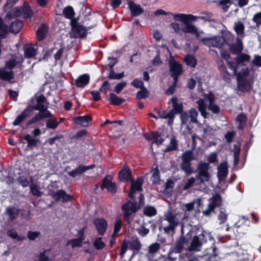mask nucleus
I'll use <instances>...</instances> for the list:
<instances>
[{
  "mask_svg": "<svg viewBox=\"0 0 261 261\" xmlns=\"http://www.w3.org/2000/svg\"><path fill=\"white\" fill-rule=\"evenodd\" d=\"M169 65L170 68V74L173 78L175 84H177L178 77L182 73V70L181 64L176 61L172 57H171L169 60Z\"/></svg>",
  "mask_w": 261,
  "mask_h": 261,
  "instance_id": "obj_9",
  "label": "nucleus"
},
{
  "mask_svg": "<svg viewBox=\"0 0 261 261\" xmlns=\"http://www.w3.org/2000/svg\"><path fill=\"white\" fill-rule=\"evenodd\" d=\"M149 93L148 91L145 87H143L141 90L137 93L136 97L138 99L146 98Z\"/></svg>",
  "mask_w": 261,
  "mask_h": 261,
  "instance_id": "obj_56",
  "label": "nucleus"
},
{
  "mask_svg": "<svg viewBox=\"0 0 261 261\" xmlns=\"http://www.w3.org/2000/svg\"><path fill=\"white\" fill-rule=\"evenodd\" d=\"M0 77L4 80L9 81L13 78V73L10 70L8 71L5 68L0 70Z\"/></svg>",
  "mask_w": 261,
  "mask_h": 261,
  "instance_id": "obj_37",
  "label": "nucleus"
},
{
  "mask_svg": "<svg viewBox=\"0 0 261 261\" xmlns=\"http://www.w3.org/2000/svg\"><path fill=\"white\" fill-rule=\"evenodd\" d=\"M64 16L68 19H72L74 15V12L71 6H67L63 9Z\"/></svg>",
  "mask_w": 261,
  "mask_h": 261,
  "instance_id": "obj_45",
  "label": "nucleus"
},
{
  "mask_svg": "<svg viewBox=\"0 0 261 261\" xmlns=\"http://www.w3.org/2000/svg\"><path fill=\"white\" fill-rule=\"evenodd\" d=\"M136 231L141 237L146 236L149 232V230L148 228H146L143 226L137 228Z\"/></svg>",
  "mask_w": 261,
  "mask_h": 261,
  "instance_id": "obj_63",
  "label": "nucleus"
},
{
  "mask_svg": "<svg viewBox=\"0 0 261 261\" xmlns=\"http://www.w3.org/2000/svg\"><path fill=\"white\" fill-rule=\"evenodd\" d=\"M144 179L142 177L137 178L136 181H132L131 182L130 192L129 193V196L133 199L134 194L136 191H141L142 190V185L143 183Z\"/></svg>",
  "mask_w": 261,
  "mask_h": 261,
  "instance_id": "obj_18",
  "label": "nucleus"
},
{
  "mask_svg": "<svg viewBox=\"0 0 261 261\" xmlns=\"http://www.w3.org/2000/svg\"><path fill=\"white\" fill-rule=\"evenodd\" d=\"M163 222H167L168 224L165 225L162 224L164 231L165 233L169 234L174 233L176 227L180 224V222L177 217V215L172 213L170 211H168L164 215Z\"/></svg>",
  "mask_w": 261,
  "mask_h": 261,
  "instance_id": "obj_3",
  "label": "nucleus"
},
{
  "mask_svg": "<svg viewBox=\"0 0 261 261\" xmlns=\"http://www.w3.org/2000/svg\"><path fill=\"white\" fill-rule=\"evenodd\" d=\"M47 32V30L46 26L44 24H42L36 32L38 40H43L46 36Z\"/></svg>",
  "mask_w": 261,
  "mask_h": 261,
  "instance_id": "obj_34",
  "label": "nucleus"
},
{
  "mask_svg": "<svg viewBox=\"0 0 261 261\" xmlns=\"http://www.w3.org/2000/svg\"><path fill=\"white\" fill-rule=\"evenodd\" d=\"M189 114L190 122L193 123H198L197 116L198 112L195 108H192L188 111Z\"/></svg>",
  "mask_w": 261,
  "mask_h": 261,
  "instance_id": "obj_40",
  "label": "nucleus"
},
{
  "mask_svg": "<svg viewBox=\"0 0 261 261\" xmlns=\"http://www.w3.org/2000/svg\"><path fill=\"white\" fill-rule=\"evenodd\" d=\"M209 164L207 163L200 162L197 169L196 179H198L199 184H203L211 180V174L208 172Z\"/></svg>",
  "mask_w": 261,
  "mask_h": 261,
  "instance_id": "obj_5",
  "label": "nucleus"
},
{
  "mask_svg": "<svg viewBox=\"0 0 261 261\" xmlns=\"http://www.w3.org/2000/svg\"><path fill=\"white\" fill-rule=\"evenodd\" d=\"M187 30H185V32L184 33H190L191 34L195 35L196 38L201 40L203 43V40L206 39V37H204L203 35L204 34L203 32L199 31L197 28L192 24V25H189L187 26Z\"/></svg>",
  "mask_w": 261,
  "mask_h": 261,
  "instance_id": "obj_20",
  "label": "nucleus"
},
{
  "mask_svg": "<svg viewBox=\"0 0 261 261\" xmlns=\"http://www.w3.org/2000/svg\"><path fill=\"white\" fill-rule=\"evenodd\" d=\"M36 53V50L31 46L27 47L24 50V55L28 58L34 57Z\"/></svg>",
  "mask_w": 261,
  "mask_h": 261,
  "instance_id": "obj_57",
  "label": "nucleus"
},
{
  "mask_svg": "<svg viewBox=\"0 0 261 261\" xmlns=\"http://www.w3.org/2000/svg\"><path fill=\"white\" fill-rule=\"evenodd\" d=\"M138 208L137 202L130 201L123 205L122 209L124 212V218L128 223H129V217L137 211Z\"/></svg>",
  "mask_w": 261,
  "mask_h": 261,
  "instance_id": "obj_11",
  "label": "nucleus"
},
{
  "mask_svg": "<svg viewBox=\"0 0 261 261\" xmlns=\"http://www.w3.org/2000/svg\"><path fill=\"white\" fill-rule=\"evenodd\" d=\"M82 241L83 239L79 238L69 241L67 244L70 245L72 248L80 247L82 245Z\"/></svg>",
  "mask_w": 261,
  "mask_h": 261,
  "instance_id": "obj_51",
  "label": "nucleus"
},
{
  "mask_svg": "<svg viewBox=\"0 0 261 261\" xmlns=\"http://www.w3.org/2000/svg\"><path fill=\"white\" fill-rule=\"evenodd\" d=\"M152 174L151 180L153 184H158L160 181V171L158 168H155L151 171Z\"/></svg>",
  "mask_w": 261,
  "mask_h": 261,
  "instance_id": "obj_43",
  "label": "nucleus"
},
{
  "mask_svg": "<svg viewBox=\"0 0 261 261\" xmlns=\"http://www.w3.org/2000/svg\"><path fill=\"white\" fill-rule=\"evenodd\" d=\"M233 28L237 37L243 38L245 37V25L242 21L238 20L234 22Z\"/></svg>",
  "mask_w": 261,
  "mask_h": 261,
  "instance_id": "obj_24",
  "label": "nucleus"
},
{
  "mask_svg": "<svg viewBox=\"0 0 261 261\" xmlns=\"http://www.w3.org/2000/svg\"><path fill=\"white\" fill-rule=\"evenodd\" d=\"M224 43V39L220 36H216L213 37H206V39L203 40V44L210 47H215L221 48Z\"/></svg>",
  "mask_w": 261,
  "mask_h": 261,
  "instance_id": "obj_12",
  "label": "nucleus"
},
{
  "mask_svg": "<svg viewBox=\"0 0 261 261\" xmlns=\"http://www.w3.org/2000/svg\"><path fill=\"white\" fill-rule=\"evenodd\" d=\"M17 180L19 184L23 188L27 187L29 185L30 182L29 180L23 175L19 176L17 178Z\"/></svg>",
  "mask_w": 261,
  "mask_h": 261,
  "instance_id": "obj_55",
  "label": "nucleus"
},
{
  "mask_svg": "<svg viewBox=\"0 0 261 261\" xmlns=\"http://www.w3.org/2000/svg\"><path fill=\"white\" fill-rule=\"evenodd\" d=\"M177 147V141L173 136L170 139V142L167 148L165 149L166 151H169L176 149Z\"/></svg>",
  "mask_w": 261,
  "mask_h": 261,
  "instance_id": "obj_49",
  "label": "nucleus"
},
{
  "mask_svg": "<svg viewBox=\"0 0 261 261\" xmlns=\"http://www.w3.org/2000/svg\"><path fill=\"white\" fill-rule=\"evenodd\" d=\"M174 186V182L171 180H167L165 186L164 192L170 194L172 191V189Z\"/></svg>",
  "mask_w": 261,
  "mask_h": 261,
  "instance_id": "obj_52",
  "label": "nucleus"
},
{
  "mask_svg": "<svg viewBox=\"0 0 261 261\" xmlns=\"http://www.w3.org/2000/svg\"><path fill=\"white\" fill-rule=\"evenodd\" d=\"M48 118L49 119L46 121V127L53 129L56 128L59 124L57 119L53 117V116L51 117Z\"/></svg>",
  "mask_w": 261,
  "mask_h": 261,
  "instance_id": "obj_44",
  "label": "nucleus"
},
{
  "mask_svg": "<svg viewBox=\"0 0 261 261\" xmlns=\"http://www.w3.org/2000/svg\"><path fill=\"white\" fill-rule=\"evenodd\" d=\"M21 14L20 9L16 7L10 11L6 15V17L9 19H11L14 17L19 16Z\"/></svg>",
  "mask_w": 261,
  "mask_h": 261,
  "instance_id": "obj_42",
  "label": "nucleus"
},
{
  "mask_svg": "<svg viewBox=\"0 0 261 261\" xmlns=\"http://www.w3.org/2000/svg\"><path fill=\"white\" fill-rule=\"evenodd\" d=\"M160 248V244L159 243H154L148 247V252L150 254L156 253Z\"/></svg>",
  "mask_w": 261,
  "mask_h": 261,
  "instance_id": "obj_59",
  "label": "nucleus"
},
{
  "mask_svg": "<svg viewBox=\"0 0 261 261\" xmlns=\"http://www.w3.org/2000/svg\"><path fill=\"white\" fill-rule=\"evenodd\" d=\"M74 122L82 126L86 127L89 126L91 123V118L89 115L79 116L74 119Z\"/></svg>",
  "mask_w": 261,
  "mask_h": 261,
  "instance_id": "obj_28",
  "label": "nucleus"
},
{
  "mask_svg": "<svg viewBox=\"0 0 261 261\" xmlns=\"http://www.w3.org/2000/svg\"><path fill=\"white\" fill-rule=\"evenodd\" d=\"M52 114L49 111H40L37 115L30 119L28 122V125L34 123L46 117H51Z\"/></svg>",
  "mask_w": 261,
  "mask_h": 261,
  "instance_id": "obj_23",
  "label": "nucleus"
},
{
  "mask_svg": "<svg viewBox=\"0 0 261 261\" xmlns=\"http://www.w3.org/2000/svg\"><path fill=\"white\" fill-rule=\"evenodd\" d=\"M213 14L208 12H203L201 15L197 16L198 19H200L205 21H210L212 20Z\"/></svg>",
  "mask_w": 261,
  "mask_h": 261,
  "instance_id": "obj_60",
  "label": "nucleus"
},
{
  "mask_svg": "<svg viewBox=\"0 0 261 261\" xmlns=\"http://www.w3.org/2000/svg\"><path fill=\"white\" fill-rule=\"evenodd\" d=\"M36 99L37 104L32 107L33 110L39 111H48L47 110V107L44 105V103H47V99L43 94H41L37 96Z\"/></svg>",
  "mask_w": 261,
  "mask_h": 261,
  "instance_id": "obj_19",
  "label": "nucleus"
},
{
  "mask_svg": "<svg viewBox=\"0 0 261 261\" xmlns=\"http://www.w3.org/2000/svg\"><path fill=\"white\" fill-rule=\"evenodd\" d=\"M90 76L87 74H84L80 76L75 81L77 87L84 88L89 82Z\"/></svg>",
  "mask_w": 261,
  "mask_h": 261,
  "instance_id": "obj_31",
  "label": "nucleus"
},
{
  "mask_svg": "<svg viewBox=\"0 0 261 261\" xmlns=\"http://www.w3.org/2000/svg\"><path fill=\"white\" fill-rule=\"evenodd\" d=\"M172 16L174 20L182 22V24H181V31L183 33H185V30H187V26L192 24V23L189 22V21H195L198 19L197 16L192 14L174 13Z\"/></svg>",
  "mask_w": 261,
  "mask_h": 261,
  "instance_id": "obj_6",
  "label": "nucleus"
},
{
  "mask_svg": "<svg viewBox=\"0 0 261 261\" xmlns=\"http://www.w3.org/2000/svg\"><path fill=\"white\" fill-rule=\"evenodd\" d=\"M196 181V178L193 177H191L190 178H188L187 180V181L185 182L184 187L183 190H186L191 188L195 182Z\"/></svg>",
  "mask_w": 261,
  "mask_h": 261,
  "instance_id": "obj_61",
  "label": "nucleus"
},
{
  "mask_svg": "<svg viewBox=\"0 0 261 261\" xmlns=\"http://www.w3.org/2000/svg\"><path fill=\"white\" fill-rule=\"evenodd\" d=\"M23 23L20 20H17L12 22L10 27V31L14 33H18L22 28Z\"/></svg>",
  "mask_w": 261,
  "mask_h": 261,
  "instance_id": "obj_36",
  "label": "nucleus"
},
{
  "mask_svg": "<svg viewBox=\"0 0 261 261\" xmlns=\"http://www.w3.org/2000/svg\"><path fill=\"white\" fill-rule=\"evenodd\" d=\"M31 106L28 107L23 111L16 118L13 122V124L14 125H18L20 124L30 114V108Z\"/></svg>",
  "mask_w": 261,
  "mask_h": 261,
  "instance_id": "obj_32",
  "label": "nucleus"
},
{
  "mask_svg": "<svg viewBox=\"0 0 261 261\" xmlns=\"http://www.w3.org/2000/svg\"><path fill=\"white\" fill-rule=\"evenodd\" d=\"M228 218V214L225 209L221 208L219 211L217 216V220L220 225L224 224V226L221 227L220 229H224L225 231H228L229 230L228 224L226 223Z\"/></svg>",
  "mask_w": 261,
  "mask_h": 261,
  "instance_id": "obj_15",
  "label": "nucleus"
},
{
  "mask_svg": "<svg viewBox=\"0 0 261 261\" xmlns=\"http://www.w3.org/2000/svg\"><path fill=\"white\" fill-rule=\"evenodd\" d=\"M184 60L187 65L192 67H195L197 65V60L193 55H187L185 57Z\"/></svg>",
  "mask_w": 261,
  "mask_h": 261,
  "instance_id": "obj_41",
  "label": "nucleus"
},
{
  "mask_svg": "<svg viewBox=\"0 0 261 261\" xmlns=\"http://www.w3.org/2000/svg\"><path fill=\"white\" fill-rule=\"evenodd\" d=\"M30 189L31 192L34 196L40 197L43 194V192L40 191L39 186L35 183H32L30 185Z\"/></svg>",
  "mask_w": 261,
  "mask_h": 261,
  "instance_id": "obj_39",
  "label": "nucleus"
},
{
  "mask_svg": "<svg viewBox=\"0 0 261 261\" xmlns=\"http://www.w3.org/2000/svg\"><path fill=\"white\" fill-rule=\"evenodd\" d=\"M129 245L130 248L135 251H139L141 248V244L137 238L132 239L129 243Z\"/></svg>",
  "mask_w": 261,
  "mask_h": 261,
  "instance_id": "obj_46",
  "label": "nucleus"
},
{
  "mask_svg": "<svg viewBox=\"0 0 261 261\" xmlns=\"http://www.w3.org/2000/svg\"><path fill=\"white\" fill-rule=\"evenodd\" d=\"M228 173L227 165L226 162L222 163L218 167V177L219 183L224 182Z\"/></svg>",
  "mask_w": 261,
  "mask_h": 261,
  "instance_id": "obj_22",
  "label": "nucleus"
},
{
  "mask_svg": "<svg viewBox=\"0 0 261 261\" xmlns=\"http://www.w3.org/2000/svg\"><path fill=\"white\" fill-rule=\"evenodd\" d=\"M235 57L234 61H228V68L234 72H242L243 74L249 73V71L245 62H249L251 57L244 53H241Z\"/></svg>",
  "mask_w": 261,
  "mask_h": 261,
  "instance_id": "obj_1",
  "label": "nucleus"
},
{
  "mask_svg": "<svg viewBox=\"0 0 261 261\" xmlns=\"http://www.w3.org/2000/svg\"><path fill=\"white\" fill-rule=\"evenodd\" d=\"M214 98L212 95H205L204 99L201 98L196 101L198 105L197 109L203 118H207L208 115V113L206 111L207 108L214 113H219V107L214 103Z\"/></svg>",
  "mask_w": 261,
  "mask_h": 261,
  "instance_id": "obj_2",
  "label": "nucleus"
},
{
  "mask_svg": "<svg viewBox=\"0 0 261 261\" xmlns=\"http://www.w3.org/2000/svg\"><path fill=\"white\" fill-rule=\"evenodd\" d=\"M109 59H112L114 61L112 65H110L111 71L108 76L109 79L117 80L121 79L122 77L124 76V72H122L121 73H116L113 70V67L114 65L117 62L116 59L114 58L109 57Z\"/></svg>",
  "mask_w": 261,
  "mask_h": 261,
  "instance_id": "obj_27",
  "label": "nucleus"
},
{
  "mask_svg": "<svg viewBox=\"0 0 261 261\" xmlns=\"http://www.w3.org/2000/svg\"><path fill=\"white\" fill-rule=\"evenodd\" d=\"M233 73L237 77L238 90L242 92H249L252 87L250 82L246 79L249 73L243 74L242 72H234Z\"/></svg>",
  "mask_w": 261,
  "mask_h": 261,
  "instance_id": "obj_7",
  "label": "nucleus"
},
{
  "mask_svg": "<svg viewBox=\"0 0 261 261\" xmlns=\"http://www.w3.org/2000/svg\"><path fill=\"white\" fill-rule=\"evenodd\" d=\"M101 239V238H98L93 243V245L98 250L101 249L105 246V244L102 241Z\"/></svg>",
  "mask_w": 261,
  "mask_h": 261,
  "instance_id": "obj_62",
  "label": "nucleus"
},
{
  "mask_svg": "<svg viewBox=\"0 0 261 261\" xmlns=\"http://www.w3.org/2000/svg\"><path fill=\"white\" fill-rule=\"evenodd\" d=\"M99 234L102 235L106 230L108 224L107 221L103 218H96L93 220Z\"/></svg>",
  "mask_w": 261,
  "mask_h": 261,
  "instance_id": "obj_21",
  "label": "nucleus"
},
{
  "mask_svg": "<svg viewBox=\"0 0 261 261\" xmlns=\"http://www.w3.org/2000/svg\"><path fill=\"white\" fill-rule=\"evenodd\" d=\"M7 235L10 238L17 239L18 241L23 240L24 239V237L18 236L17 232L14 230H9L7 232Z\"/></svg>",
  "mask_w": 261,
  "mask_h": 261,
  "instance_id": "obj_58",
  "label": "nucleus"
},
{
  "mask_svg": "<svg viewBox=\"0 0 261 261\" xmlns=\"http://www.w3.org/2000/svg\"><path fill=\"white\" fill-rule=\"evenodd\" d=\"M219 70L224 80L225 81H228L230 79L231 75L228 72L226 67L224 65L220 66L219 67Z\"/></svg>",
  "mask_w": 261,
  "mask_h": 261,
  "instance_id": "obj_50",
  "label": "nucleus"
},
{
  "mask_svg": "<svg viewBox=\"0 0 261 261\" xmlns=\"http://www.w3.org/2000/svg\"><path fill=\"white\" fill-rule=\"evenodd\" d=\"M128 4L132 16H137L143 13V9L140 5H137L133 2H129Z\"/></svg>",
  "mask_w": 261,
  "mask_h": 261,
  "instance_id": "obj_29",
  "label": "nucleus"
},
{
  "mask_svg": "<svg viewBox=\"0 0 261 261\" xmlns=\"http://www.w3.org/2000/svg\"><path fill=\"white\" fill-rule=\"evenodd\" d=\"M222 203L221 197L219 194L214 195L208 199V203L207 208L202 211L204 216L209 217L214 212L216 208L221 206Z\"/></svg>",
  "mask_w": 261,
  "mask_h": 261,
  "instance_id": "obj_8",
  "label": "nucleus"
},
{
  "mask_svg": "<svg viewBox=\"0 0 261 261\" xmlns=\"http://www.w3.org/2000/svg\"><path fill=\"white\" fill-rule=\"evenodd\" d=\"M242 39L243 38L237 37L236 40V42L229 45V50L233 55H238L243 51V44Z\"/></svg>",
  "mask_w": 261,
  "mask_h": 261,
  "instance_id": "obj_16",
  "label": "nucleus"
},
{
  "mask_svg": "<svg viewBox=\"0 0 261 261\" xmlns=\"http://www.w3.org/2000/svg\"><path fill=\"white\" fill-rule=\"evenodd\" d=\"M48 194L50 195L56 202H68L72 198L70 195L67 194L66 192L63 190H59L56 192L49 190Z\"/></svg>",
  "mask_w": 261,
  "mask_h": 261,
  "instance_id": "obj_10",
  "label": "nucleus"
},
{
  "mask_svg": "<svg viewBox=\"0 0 261 261\" xmlns=\"http://www.w3.org/2000/svg\"><path fill=\"white\" fill-rule=\"evenodd\" d=\"M122 221L119 218H117L114 224V232L112 234V237H115L117 233L118 232L121 228Z\"/></svg>",
  "mask_w": 261,
  "mask_h": 261,
  "instance_id": "obj_53",
  "label": "nucleus"
},
{
  "mask_svg": "<svg viewBox=\"0 0 261 261\" xmlns=\"http://www.w3.org/2000/svg\"><path fill=\"white\" fill-rule=\"evenodd\" d=\"M109 100L112 105L117 106L120 105L124 102L125 99L118 97L114 93H111L109 95Z\"/></svg>",
  "mask_w": 261,
  "mask_h": 261,
  "instance_id": "obj_35",
  "label": "nucleus"
},
{
  "mask_svg": "<svg viewBox=\"0 0 261 261\" xmlns=\"http://www.w3.org/2000/svg\"><path fill=\"white\" fill-rule=\"evenodd\" d=\"M119 177L121 180H125L130 177L129 169L127 167H124L119 172Z\"/></svg>",
  "mask_w": 261,
  "mask_h": 261,
  "instance_id": "obj_38",
  "label": "nucleus"
},
{
  "mask_svg": "<svg viewBox=\"0 0 261 261\" xmlns=\"http://www.w3.org/2000/svg\"><path fill=\"white\" fill-rule=\"evenodd\" d=\"M181 163L180 169L187 174L190 175L194 172L191 167V162L194 159L193 152L189 150L184 152L180 156Z\"/></svg>",
  "mask_w": 261,
  "mask_h": 261,
  "instance_id": "obj_4",
  "label": "nucleus"
},
{
  "mask_svg": "<svg viewBox=\"0 0 261 261\" xmlns=\"http://www.w3.org/2000/svg\"><path fill=\"white\" fill-rule=\"evenodd\" d=\"M219 4L222 7L223 12H225L229 9L231 4V0H220L219 2Z\"/></svg>",
  "mask_w": 261,
  "mask_h": 261,
  "instance_id": "obj_54",
  "label": "nucleus"
},
{
  "mask_svg": "<svg viewBox=\"0 0 261 261\" xmlns=\"http://www.w3.org/2000/svg\"><path fill=\"white\" fill-rule=\"evenodd\" d=\"M19 210L14 207H9L7 208L6 214L8 216V218L10 220L13 221L16 219L18 214Z\"/></svg>",
  "mask_w": 261,
  "mask_h": 261,
  "instance_id": "obj_33",
  "label": "nucleus"
},
{
  "mask_svg": "<svg viewBox=\"0 0 261 261\" xmlns=\"http://www.w3.org/2000/svg\"><path fill=\"white\" fill-rule=\"evenodd\" d=\"M189 239L181 236L177 242L174 248V251L175 253L180 252L184 248L185 245L188 243Z\"/></svg>",
  "mask_w": 261,
  "mask_h": 261,
  "instance_id": "obj_30",
  "label": "nucleus"
},
{
  "mask_svg": "<svg viewBox=\"0 0 261 261\" xmlns=\"http://www.w3.org/2000/svg\"><path fill=\"white\" fill-rule=\"evenodd\" d=\"M143 213L147 216L151 217L156 214V211L153 206H147L144 208Z\"/></svg>",
  "mask_w": 261,
  "mask_h": 261,
  "instance_id": "obj_47",
  "label": "nucleus"
},
{
  "mask_svg": "<svg viewBox=\"0 0 261 261\" xmlns=\"http://www.w3.org/2000/svg\"><path fill=\"white\" fill-rule=\"evenodd\" d=\"M86 34L87 30L82 25L78 23H75L72 25V32L70 34V36L71 38H83L85 37Z\"/></svg>",
  "mask_w": 261,
  "mask_h": 261,
  "instance_id": "obj_13",
  "label": "nucleus"
},
{
  "mask_svg": "<svg viewBox=\"0 0 261 261\" xmlns=\"http://www.w3.org/2000/svg\"><path fill=\"white\" fill-rule=\"evenodd\" d=\"M94 167V165L91 166H82L80 165L78 167L74 170H72L68 172V175L72 177H75L80 175L89 169H92Z\"/></svg>",
  "mask_w": 261,
  "mask_h": 261,
  "instance_id": "obj_25",
  "label": "nucleus"
},
{
  "mask_svg": "<svg viewBox=\"0 0 261 261\" xmlns=\"http://www.w3.org/2000/svg\"><path fill=\"white\" fill-rule=\"evenodd\" d=\"M112 177L110 175L106 176L103 179L101 188L107 189L108 191L112 193H115L117 188L116 184L112 182Z\"/></svg>",
  "mask_w": 261,
  "mask_h": 261,
  "instance_id": "obj_17",
  "label": "nucleus"
},
{
  "mask_svg": "<svg viewBox=\"0 0 261 261\" xmlns=\"http://www.w3.org/2000/svg\"><path fill=\"white\" fill-rule=\"evenodd\" d=\"M252 20L257 26L261 24V12L255 14L252 18Z\"/></svg>",
  "mask_w": 261,
  "mask_h": 261,
  "instance_id": "obj_64",
  "label": "nucleus"
},
{
  "mask_svg": "<svg viewBox=\"0 0 261 261\" xmlns=\"http://www.w3.org/2000/svg\"><path fill=\"white\" fill-rule=\"evenodd\" d=\"M23 138L27 141L28 147H32L37 145L38 142L37 140L33 138L31 135L27 134Z\"/></svg>",
  "mask_w": 261,
  "mask_h": 261,
  "instance_id": "obj_48",
  "label": "nucleus"
},
{
  "mask_svg": "<svg viewBox=\"0 0 261 261\" xmlns=\"http://www.w3.org/2000/svg\"><path fill=\"white\" fill-rule=\"evenodd\" d=\"M204 234L203 233L195 236L191 242L190 246L189 247V250L199 251L202 245V240L204 239Z\"/></svg>",
  "mask_w": 261,
  "mask_h": 261,
  "instance_id": "obj_14",
  "label": "nucleus"
},
{
  "mask_svg": "<svg viewBox=\"0 0 261 261\" xmlns=\"http://www.w3.org/2000/svg\"><path fill=\"white\" fill-rule=\"evenodd\" d=\"M158 113L161 118L168 119V124L169 125H171L173 124L175 117V113H173V110H170L169 112L159 111Z\"/></svg>",
  "mask_w": 261,
  "mask_h": 261,
  "instance_id": "obj_26",
  "label": "nucleus"
}]
</instances>
